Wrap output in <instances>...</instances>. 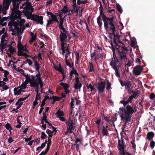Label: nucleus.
<instances>
[{"label": "nucleus", "mask_w": 155, "mask_h": 155, "mask_svg": "<svg viewBox=\"0 0 155 155\" xmlns=\"http://www.w3.org/2000/svg\"><path fill=\"white\" fill-rule=\"evenodd\" d=\"M98 55H99V54H97V51L96 50H94L93 53L91 55V59H93L95 57H96V56H98Z\"/></svg>", "instance_id": "5701e85b"}, {"label": "nucleus", "mask_w": 155, "mask_h": 155, "mask_svg": "<svg viewBox=\"0 0 155 155\" xmlns=\"http://www.w3.org/2000/svg\"><path fill=\"white\" fill-rule=\"evenodd\" d=\"M45 145H46V144H45V143H42L41 144V146L38 147L36 148V150H38L40 148H43L45 146Z\"/></svg>", "instance_id": "0e129e2a"}, {"label": "nucleus", "mask_w": 155, "mask_h": 155, "mask_svg": "<svg viewBox=\"0 0 155 155\" xmlns=\"http://www.w3.org/2000/svg\"><path fill=\"white\" fill-rule=\"evenodd\" d=\"M5 127L8 130H12V128L11 127L10 124L8 123H7L5 125Z\"/></svg>", "instance_id": "a19ab883"}, {"label": "nucleus", "mask_w": 155, "mask_h": 155, "mask_svg": "<svg viewBox=\"0 0 155 155\" xmlns=\"http://www.w3.org/2000/svg\"><path fill=\"white\" fill-rule=\"evenodd\" d=\"M82 86V84L80 82L79 79L77 78L75 79L74 88L76 90L80 89Z\"/></svg>", "instance_id": "9b49d317"}, {"label": "nucleus", "mask_w": 155, "mask_h": 155, "mask_svg": "<svg viewBox=\"0 0 155 155\" xmlns=\"http://www.w3.org/2000/svg\"><path fill=\"white\" fill-rule=\"evenodd\" d=\"M112 35H113L112 34H109V35L108 36L109 38H110V40L109 41V42L110 44L111 45H112V39H113V37Z\"/></svg>", "instance_id": "864d4df0"}, {"label": "nucleus", "mask_w": 155, "mask_h": 155, "mask_svg": "<svg viewBox=\"0 0 155 155\" xmlns=\"http://www.w3.org/2000/svg\"><path fill=\"white\" fill-rule=\"evenodd\" d=\"M75 143L74 144V146H76V144L78 142H79L81 143V140L80 139L76 137L75 138Z\"/></svg>", "instance_id": "a18cd8bd"}, {"label": "nucleus", "mask_w": 155, "mask_h": 155, "mask_svg": "<svg viewBox=\"0 0 155 155\" xmlns=\"http://www.w3.org/2000/svg\"><path fill=\"white\" fill-rule=\"evenodd\" d=\"M125 147L124 140L122 137H121V140L118 139L117 147L119 151V153L124 151Z\"/></svg>", "instance_id": "0eeeda50"}, {"label": "nucleus", "mask_w": 155, "mask_h": 155, "mask_svg": "<svg viewBox=\"0 0 155 155\" xmlns=\"http://www.w3.org/2000/svg\"><path fill=\"white\" fill-rule=\"evenodd\" d=\"M111 86V83L109 82L108 81H107V86L106 88L107 90H109L110 89V87Z\"/></svg>", "instance_id": "bf43d9fd"}, {"label": "nucleus", "mask_w": 155, "mask_h": 155, "mask_svg": "<svg viewBox=\"0 0 155 155\" xmlns=\"http://www.w3.org/2000/svg\"><path fill=\"white\" fill-rule=\"evenodd\" d=\"M30 34L31 37L29 42L30 44H31L32 43L33 41L36 39L37 35L36 33H35L34 35V34L32 32H31Z\"/></svg>", "instance_id": "a211bd4d"}, {"label": "nucleus", "mask_w": 155, "mask_h": 155, "mask_svg": "<svg viewBox=\"0 0 155 155\" xmlns=\"http://www.w3.org/2000/svg\"><path fill=\"white\" fill-rule=\"evenodd\" d=\"M75 127L73 126L69 125V127L68 129V130L69 131L70 133H73L72 130Z\"/></svg>", "instance_id": "de8ad7c7"}, {"label": "nucleus", "mask_w": 155, "mask_h": 155, "mask_svg": "<svg viewBox=\"0 0 155 155\" xmlns=\"http://www.w3.org/2000/svg\"><path fill=\"white\" fill-rule=\"evenodd\" d=\"M60 84L62 86L64 89H67L69 87V85L68 84L64 82H61L60 83Z\"/></svg>", "instance_id": "393cba45"}, {"label": "nucleus", "mask_w": 155, "mask_h": 155, "mask_svg": "<svg viewBox=\"0 0 155 155\" xmlns=\"http://www.w3.org/2000/svg\"><path fill=\"white\" fill-rule=\"evenodd\" d=\"M8 51H10L11 54H13L14 52L15 51V48H9Z\"/></svg>", "instance_id": "49530a36"}, {"label": "nucleus", "mask_w": 155, "mask_h": 155, "mask_svg": "<svg viewBox=\"0 0 155 155\" xmlns=\"http://www.w3.org/2000/svg\"><path fill=\"white\" fill-rule=\"evenodd\" d=\"M25 6L24 7V9L26 10H30L31 12H33L34 10V8H33L32 6L31 5V2H25Z\"/></svg>", "instance_id": "4468645a"}, {"label": "nucleus", "mask_w": 155, "mask_h": 155, "mask_svg": "<svg viewBox=\"0 0 155 155\" xmlns=\"http://www.w3.org/2000/svg\"><path fill=\"white\" fill-rule=\"evenodd\" d=\"M106 82L105 81L99 82L96 85V87L99 93L104 92L105 88Z\"/></svg>", "instance_id": "6e6552de"}, {"label": "nucleus", "mask_w": 155, "mask_h": 155, "mask_svg": "<svg viewBox=\"0 0 155 155\" xmlns=\"http://www.w3.org/2000/svg\"><path fill=\"white\" fill-rule=\"evenodd\" d=\"M119 81L121 86H125L127 89L133 88L132 84L130 81L127 80L123 81L122 80H120Z\"/></svg>", "instance_id": "1a4fd4ad"}, {"label": "nucleus", "mask_w": 155, "mask_h": 155, "mask_svg": "<svg viewBox=\"0 0 155 155\" xmlns=\"http://www.w3.org/2000/svg\"><path fill=\"white\" fill-rule=\"evenodd\" d=\"M48 142L47 143V146L46 149L47 151H48L49 148L50 146H51V139L50 138H48Z\"/></svg>", "instance_id": "72a5a7b5"}, {"label": "nucleus", "mask_w": 155, "mask_h": 155, "mask_svg": "<svg viewBox=\"0 0 155 155\" xmlns=\"http://www.w3.org/2000/svg\"><path fill=\"white\" fill-rule=\"evenodd\" d=\"M87 89H91V91H94L95 89V88L93 86L92 84L90 83L89 84H87Z\"/></svg>", "instance_id": "c756f323"}, {"label": "nucleus", "mask_w": 155, "mask_h": 155, "mask_svg": "<svg viewBox=\"0 0 155 155\" xmlns=\"http://www.w3.org/2000/svg\"><path fill=\"white\" fill-rule=\"evenodd\" d=\"M14 94L15 95H19L22 91L21 89L18 90L17 88L15 87L14 89Z\"/></svg>", "instance_id": "412c9836"}, {"label": "nucleus", "mask_w": 155, "mask_h": 155, "mask_svg": "<svg viewBox=\"0 0 155 155\" xmlns=\"http://www.w3.org/2000/svg\"><path fill=\"white\" fill-rule=\"evenodd\" d=\"M69 46V45H68L65 48V50L67 52V54L68 55H69L70 54H71V52L70 51L69 49L68 48Z\"/></svg>", "instance_id": "6e6d98bb"}, {"label": "nucleus", "mask_w": 155, "mask_h": 155, "mask_svg": "<svg viewBox=\"0 0 155 155\" xmlns=\"http://www.w3.org/2000/svg\"><path fill=\"white\" fill-rule=\"evenodd\" d=\"M41 75L40 73V71H39V72H38V73L35 76V77H36L37 78V81H39L41 80Z\"/></svg>", "instance_id": "09e8293b"}, {"label": "nucleus", "mask_w": 155, "mask_h": 155, "mask_svg": "<svg viewBox=\"0 0 155 155\" xmlns=\"http://www.w3.org/2000/svg\"><path fill=\"white\" fill-rule=\"evenodd\" d=\"M56 70L58 71L59 72H61L62 74L65 73L64 72V70L62 68V67L61 68H58L57 69H56Z\"/></svg>", "instance_id": "680f3d73"}, {"label": "nucleus", "mask_w": 155, "mask_h": 155, "mask_svg": "<svg viewBox=\"0 0 155 155\" xmlns=\"http://www.w3.org/2000/svg\"><path fill=\"white\" fill-rule=\"evenodd\" d=\"M71 101L70 103V105L71 109L72 110L74 108L73 106L74 105V101L73 98H71Z\"/></svg>", "instance_id": "79ce46f5"}, {"label": "nucleus", "mask_w": 155, "mask_h": 155, "mask_svg": "<svg viewBox=\"0 0 155 155\" xmlns=\"http://www.w3.org/2000/svg\"><path fill=\"white\" fill-rule=\"evenodd\" d=\"M154 135V134L153 132H149L147 134V138L149 140L152 139Z\"/></svg>", "instance_id": "aec40b11"}, {"label": "nucleus", "mask_w": 155, "mask_h": 155, "mask_svg": "<svg viewBox=\"0 0 155 155\" xmlns=\"http://www.w3.org/2000/svg\"><path fill=\"white\" fill-rule=\"evenodd\" d=\"M121 65V64L115 65V64L114 63V65H111L115 71V74L119 78L120 77V74L118 68L120 67Z\"/></svg>", "instance_id": "ddd939ff"}, {"label": "nucleus", "mask_w": 155, "mask_h": 155, "mask_svg": "<svg viewBox=\"0 0 155 155\" xmlns=\"http://www.w3.org/2000/svg\"><path fill=\"white\" fill-rule=\"evenodd\" d=\"M48 151H47L46 149L45 150H43L39 155H44L46 154Z\"/></svg>", "instance_id": "774afa93"}, {"label": "nucleus", "mask_w": 155, "mask_h": 155, "mask_svg": "<svg viewBox=\"0 0 155 155\" xmlns=\"http://www.w3.org/2000/svg\"><path fill=\"white\" fill-rule=\"evenodd\" d=\"M61 99V98L59 97L53 96L51 97V100H53L55 101H59Z\"/></svg>", "instance_id": "4c0bfd02"}, {"label": "nucleus", "mask_w": 155, "mask_h": 155, "mask_svg": "<svg viewBox=\"0 0 155 155\" xmlns=\"http://www.w3.org/2000/svg\"><path fill=\"white\" fill-rule=\"evenodd\" d=\"M38 83L37 81H31L30 82V86L32 87H34Z\"/></svg>", "instance_id": "c9c22d12"}, {"label": "nucleus", "mask_w": 155, "mask_h": 155, "mask_svg": "<svg viewBox=\"0 0 155 155\" xmlns=\"http://www.w3.org/2000/svg\"><path fill=\"white\" fill-rule=\"evenodd\" d=\"M34 68L36 69V71L39 72V69L41 68L40 65L38 64L36 61H34Z\"/></svg>", "instance_id": "6ab92c4d"}, {"label": "nucleus", "mask_w": 155, "mask_h": 155, "mask_svg": "<svg viewBox=\"0 0 155 155\" xmlns=\"http://www.w3.org/2000/svg\"><path fill=\"white\" fill-rule=\"evenodd\" d=\"M6 43H5V44H0V46H1L0 48V51L2 53H3L4 49L6 47Z\"/></svg>", "instance_id": "c85d7f7f"}, {"label": "nucleus", "mask_w": 155, "mask_h": 155, "mask_svg": "<svg viewBox=\"0 0 155 155\" xmlns=\"http://www.w3.org/2000/svg\"><path fill=\"white\" fill-rule=\"evenodd\" d=\"M53 21V19H50L49 20H48V22L46 24V26L47 27H48L49 26V25L51 24H52V22Z\"/></svg>", "instance_id": "8fccbe9b"}, {"label": "nucleus", "mask_w": 155, "mask_h": 155, "mask_svg": "<svg viewBox=\"0 0 155 155\" xmlns=\"http://www.w3.org/2000/svg\"><path fill=\"white\" fill-rule=\"evenodd\" d=\"M101 116L102 117H104V118L103 120H106L107 122L109 123L110 122V120L109 119V118H110V117H106L104 114H101Z\"/></svg>", "instance_id": "473e14b6"}, {"label": "nucleus", "mask_w": 155, "mask_h": 155, "mask_svg": "<svg viewBox=\"0 0 155 155\" xmlns=\"http://www.w3.org/2000/svg\"><path fill=\"white\" fill-rule=\"evenodd\" d=\"M117 25V23H115L114 24L112 25L111 26L109 27L108 28V31H109L110 30L111 32L109 33L110 34H112L114 36L113 38V42L116 45V46H117V47H119V46L117 44V43L116 41L117 40L118 41L119 43H122V42L119 41V39L120 38V36L118 35H116L115 33V32L116 30V28L115 26Z\"/></svg>", "instance_id": "7ed1b4c3"}, {"label": "nucleus", "mask_w": 155, "mask_h": 155, "mask_svg": "<svg viewBox=\"0 0 155 155\" xmlns=\"http://www.w3.org/2000/svg\"><path fill=\"white\" fill-rule=\"evenodd\" d=\"M23 75L26 78V80L30 82L31 81V77L28 74L26 75L25 74H23Z\"/></svg>", "instance_id": "58836bf2"}, {"label": "nucleus", "mask_w": 155, "mask_h": 155, "mask_svg": "<svg viewBox=\"0 0 155 155\" xmlns=\"http://www.w3.org/2000/svg\"><path fill=\"white\" fill-rule=\"evenodd\" d=\"M155 143L153 140H152L150 143V145L151 148L153 149L155 146Z\"/></svg>", "instance_id": "4d7b16f0"}, {"label": "nucleus", "mask_w": 155, "mask_h": 155, "mask_svg": "<svg viewBox=\"0 0 155 155\" xmlns=\"http://www.w3.org/2000/svg\"><path fill=\"white\" fill-rule=\"evenodd\" d=\"M97 23L100 28H101L102 25V22L101 21V20L100 17H98L97 18Z\"/></svg>", "instance_id": "f704fd0d"}, {"label": "nucleus", "mask_w": 155, "mask_h": 155, "mask_svg": "<svg viewBox=\"0 0 155 155\" xmlns=\"http://www.w3.org/2000/svg\"><path fill=\"white\" fill-rule=\"evenodd\" d=\"M143 66L137 65L134 67L133 70V73L135 75H138L140 74L143 70Z\"/></svg>", "instance_id": "9d476101"}, {"label": "nucleus", "mask_w": 155, "mask_h": 155, "mask_svg": "<svg viewBox=\"0 0 155 155\" xmlns=\"http://www.w3.org/2000/svg\"><path fill=\"white\" fill-rule=\"evenodd\" d=\"M120 102L122 104L125 106H126L129 102L127 100L126 101L123 100L121 101H120Z\"/></svg>", "instance_id": "052dcab7"}, {"label": "nucleus", "mask_w": 155, "mask_h": 155, "mask_svg": "<svg viewBox=\"0 0 155 155\" xmlns=\"http://www.w3.org/2000/svg\"><path fill=\"white\" fill-rule=\"evenodd\" d=\"M120 155H132V154L126 151H123L120 153H118Z\"/></svg>", "instance_id": "2f4dec72"}, {"label": "nucleus", "mask_w": 155, "mask_h": 155, "mask_svg": "<svg viewBox=\"0 0 155 155\" xmlns=\"http://www.w3.org/2000/svg\"><path fill=\"white\" fill-rule=\"evenodd\" d=\"M26 16L27 19H31L32 20L37 22L38 23H39L41 25H42L43 24V17L42 16H38L37 15H33Z\"/></svg>", "instance_id": "423d86ee"}, {"label": "nucleus", "mask_w": 155, "mask_h": 155, "mask_svg": "<svg viewBox=\"0 0 155 155\" xmlns=\"http://www.w3.org/2000/svg\"><path fill=\"white\" fill-rule=\"evenodd\" d=\"M89 65L90 69L89 70V72H93L94 71V65L92 62H89Z\"/></svg>", "instance_id": "cd10ccee"}, {"label": "nucleus", "mask_w": 155, "mask_h": 155, "mask_svg": "<svg viewBox=\"0 0 155 155\" xmlns=\"http://www.w3.org/2000/svg\"><path fill=\"white\" fill-rule=\"evenodd\" d=\"M61 10L63 12L64 14H66L67 12H69V9L67 5H64V8Z\"/></svg>", "instance_id": "bb28decb"}, {"label": "nucleus", "mask_w": 155, "mask_h": 155, "mask_svg": "<svg viewBox=\"0 0 155 155\" xmlns=\"http://www.w3.org/2000/svg\"><path fill=\"white\" fill-rule=\"evenodd\" d=\"M31 12V11H29L28 10H26L23 11L22 12L24 13V14L25 16H31V15H33L32 14V12Z\"/></svg>", "instance_id": "b1692460"}, {"label": "nucleus", "mask_w": 155, "mask_h": 155, "mask_svg": "<svg viewBox=\"0 0 155 155\" xmlns=\"http://www.w3.org/2000/svg\"><path fill=\"white\" fill-rule=\"evenodd\" d=\"M100 15L98 17L102 18L104 22V27L107 31H108L109 27L116 23L114 21V18L107 17L104 14L103 11H100Z\"/></svg>", "instance_id": "f03ea898"}, {"label": "nucleus", "mask_w": 155, "mask_h": 155, "mask_svg": "<svg viewBox=\"0 0 155 155\" xmlns=\"http://www.w3.org/2000/svg\"><path fill=\"white\" fill-rule=\"evenodd\" d=\"M25 29V27L23 26V28L21 30V28H20L19 30L17 31V35H19V34H22L24 29Z\"/></svg>", "instance_id": "603ef678"}, {"label": "nucleus", "mask_w": 155, "mask_h": 155, "mask_svg": "<svg viewBox=\"0 0 155 155\" xmlns=\"http://www.w3.org/2000/svg\"><path fill=\"white\" fill-rule=\"evenodd\" d=\"M56 114L58 115V117L63 116L64 115V113L62 111H61L60 110H58Z\"/></svg>", "instance_id": "a878e982"}, {"label": "nucleus", "mask_w": 155, "mask_h": 155, "mask_svg": "<svg viewBox=\"0 0 155 155\" xmlns=\"http://www.w3.org/2000/svg\"><path fill=\"white\" fill-rule=\"evenodd\" d=\"M21 17H19L17 16H16L15 17V16L13 17L12 16V15L10 16V19L11 20V21H10L9 22L8 24V26H12L13 25V21H15V20L17 19H20L21 18Z\"/></svg>", "instance_id": "dca6fc26"}, {"label": "nucleus", "mask_w": 155, "mask_h": 155, "mask_svg": "<svg viewBox=\"0 0 155 155\" xmlns=\"http://www.w3.org/2000/svg\"><path fill=\"white\" fill-rule=\"evenodd\" d=\"M60 41H67V32H63L62 31H60Z\"/></svg>", "instance_id": "2eb2a0df"}, {"label": "nucleus", "mask_w": 155, "mask_h": 155, "mask_svg": "<svg viewBox=\"0 0 155 155\" xmlns=\"http://www.w3.org/2000/svg\"><path fill=\"white\" fill-rule=\"evenodd\" d=\"M155 97V95L153 93H152L150 95V99L152 100Z\"/></svg>", "instance_id": "338daca9"}, {"label": "nucleus", "mask_w": 155, "mask_h": 155, "mask_svg": "<svg viewBox=\"0 0 155 155\" xmlns=\"http://www.w3.org/2000/svg\"><path fill=\"white\" fill-rule=\"evenodd\" d=\"M102 134L103 136H107L108 134V132L107 130V129L105 127L103 126L102 130Z\"/></svg>", "instance_id": "4be33fe9"}, {"label": "nucleus", "mask_w": 155, "mask_h": 155, "mask_svg": "<svg viewBox=\"0 0 155 155\" xmlns=\"http://www.w3.org/2000/svg\"><path fill=\"white\" fill-rule=\"evenodd\" d=\"M41 139L44 140L45 139V138L47 137V135L45 134V132H42L41 133Z\"/></svg>", "instance_id": "37998d69"}, {"label": "nucleus", "mask_w": 155, "mask_h": 155, "mask_svg": "<svg viewBox=\"0 0 155 155\" xmlns=\"http://www.w3.org/2000/svg\"><path fill=\"white\" fill-rule=\"evenodd\" d=\"M137 111L136 107L135 106H132L127 105L126 108L122 107L119 108L120 117L122 121L124 122L123 126L124 128H125L129 125V123L131 120L132 114Z\"/></svg>", "instance_id": "f257e3e1"}, {"label": "nucleus", "mask_w": 155, "mask_h": 155, "mask_svg": "<svg viewBox=\"0 0 155 155\" xmlns=\"http://www.w3.org/2000/svg\"><path fill=\"white\" fill-rule=\"evenodd\" d=\"M32 135H31L30 137L28 138H26L25 137H24L23 138L24 139H25V142H28L29 141H30V140L32 139Z\"/></svg>", "instance_id": "13d9d810"}, {"label": "nucleus", "mask_w": 155, "mask_h": 155, "mask_svg": "<svg viewBox=\"0 0 155 155\" xmlns=\"http://www.w3.org/2000/svg\"><path fill=\"white\" fill-rule=\"evenodd\" d=\"M10 4L7 0H3V8H4L5 10H7L9 7Z\"/></svg>", "instance_id": "f3484780"}, {"label": "nucleus", "mask_w": 155, "mask_h": 155, "mask_svg": "<svg viewBox=\"0 0 155 155\" xmlns=\"http://www.w3.org/2000/svg\"><path fill=\"white\" fill-rule=\"evenodd\" d=\"M61 41V48H65L66 46H65V43L64 42V41H63V40L62 41H62Z\"/></svg>", "instance_id": "5fc2aeb1"}, {"label": "nucleus", "mask_w": 155, "mask_h": 155, "mask_svg": "<svg viewBox=\"0 0 155 155\" xmlns=\"http://www.w3.org/2000/svg\"><path fill=\"white\" fill-rule=\"evenodd\" d=\"M116 7L119 13H122L123 11L121 6L119 4H117L116 5Z\"/></svg>", "instance_id": "e433bc0d"}, {"label": "nucleus", "mask_w": 155, "mask_h": 155, "mask_svg": "<svg viewBox=\"0 0 155 155\" xmlns=\"http://www.w3.org/2000/svg\"><path fill=\"white\" fill-rule=\"evenodd\" d=\"M18 51H21V49H22V45L21 44V41H18Z\"/></svg>", "instance_id": "7c9ffc66"}, {"label": "nucleus", "mask_w": 155, "mask_h": 155, "mask_svg": "<svg viewBox=\"0 0 155 155\" xmlns=\"http://www.w3.org/2000/svg\"><path fill=\"white\" fill-rule=\"evenodd\" d=\"M38 83V85L40 84V87H43V84L41 80H39V81H37Z\"/></svg>", "instance_id": "69168bd1"}, {"label": "nucleus", "mask_w": 155, "mask_h": 155, "mask_svg": "<svg viewBox=\"0 0 155 155\" xmlns=\"http://www.w3.org/2000/svg\"><path fill=\"white\" fill-rule=\"evenodd\" d=\"M115 63V65L118 64H121L122 61L121 60H119L117 58L116 55L113 56L112 60L110 62V64L111 65H114V63Z\"/></svg>", "instance_id": "f8f14e48"}, {"label": "nucleus", "mask_w": 155, "mask_h": 155, "mask_svg": "<svg viewBox=\"0 0 155 155\" xmlns=\"http://www.w3.org/2000/svg\"><path fill=\"white\" fill-rule=\"evenodd\" d=\"M18 56H23L25 57L26 54V53H23V51H18Z\"/></svg>", "instance_id": "ea45409f"}, {"label": "nucleus", "mask_w": 155, "mask_h": 155, "mask_svg": "<svg viewBox=\"0 0 155 155\" xmlns=\"http://www.w3.org/2000/svg\"><path fill=\"white\" fill-rule=\"evenodd\" d=\"M13 8L11 9L12 16L13 17L15 16V17L17 16L21 17V11L18 10L19 5L18 3L13 2Z\"/></svg>", "instance_id": "39448f33"}, {"label": "nucleus", "mask_w": 155, "mask_h": 155, "mask_svg": "<svg viewBox=\"0 0 155 155\" xmlns=\"http://www.w3.org/2000/svg\"><path fill=\"white\" fill-rule=\"evenodd\" d=\"M132 88H129L127 89L128 94H130L131 93H134V91L132 90Z\"/></svg>", "instance_id": "e2e57ef3"}, {"label": "nucleus", "mask_w": 155, "mask_h": 155, "mask_svg": "<svg viewBox=\"0 0 155 155\" xmlns=\"http://www.w3.org/2000/svg\"><path fill=\"white\" fill-rule=\"evenodd\" d=\"M135 140H133L131 142V143L132 144V147L133 149H135V148L136 147V145L135 143Z\"/></svg>", "instance_id": "3c124183"}, {"label": "nucleus", "mask_w": 155, "mask_h": 155, "mask_svg": "<svg viewBox=\"0 0 155 155\" xmlns=\"http://www.w3.org/2000/svg\"><path fill=\"white\" fill-rule=\"evenodd\" d=\"M115 48L117 49L119 57L120 58V60H121L122 61L123 60L127 59V57L126 54L128 50L127 48L125 47L124 46L118 47L116 46Z\"/></svg>", "instance_id": "20e7f679"}, {"label": "nucleus", "mask_w": 155, "mask_h": 155, "mask_svg": "<svg viewBox=\"0 0 155 155\" xmlns=\"http://www.w3.org/2000/svg\"><path fill=\"white\" fill-rule=\"evenodd\" d=\"M70 72L71 73V74H75L77 75H78V73L76 70L74 68H72L71 71Z\"/></svg>", "instance_id": "c03bdc74"}]
</instances>
